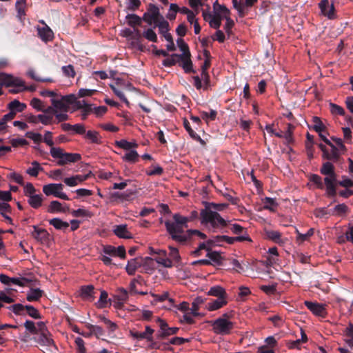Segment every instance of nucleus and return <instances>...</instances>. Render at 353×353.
Instances as JSON below:
<instances>
[{"instance_id": "nucleus-23", "label": "nucleus", "mask_w": 353, "mask_h": 353, "mask_svg": "<svg viewBox=\"0 0 353 353\" xmlns=\"http://www.w3.org/2000/svg\"><path fill=\"white\" fill-rule=\"evenodd\" d=\"M214 14L221 19L228 17L230 14V10L223 5H220L217 1L213 4Z\"/></svg>"}, {"instance_id": "nucleus-20", "label": "nucleus", "mask_w": 353, "mask_h": 353, "mask_svg": "<svg viewBox=\"0 0 353 353\" xmlns=\"http://www.w3.org/2000/svg\"><path fill=\"white\" fill-rule=\"evenodd\" d=\"M208 296H214L216 298H229L228 293L224 288L221 285H214L211 287L207 292Z\"/></svg>"}, {"instance_id": "nucleus-15", "label": "nucleus", "mask_w": 353, "mask_h": 353, "mask_svg": "<svg viewBox=\"0 0 353 353\" xmlns=\"http://www.w3.org/2000/svg\"><path fill=\"white\" fill-rule=\"evenodd\" d=\"M228 302L229 298H216L208 302L205 305V309L210 312L216 311L227 305Z\"/></svg>"}, {"instance_id": "nucleus-18", "label": "nucleus", "mask_w": 353, "mask_h": 353, "mask_svg": "<svg viewBox=\"0 0 353 353\" xmlns=\"http://www.w3.org/2000/svg\"><path fill=\"white\" fill-rule=\"evenodd\" d=\"M113 232L117 236L121 239H129L133 237L132 234L128 230L125 224L115 225L113 228Z\"/></svg>"}, {"instance_id": "nucleus-64", "label": "nucleus", "mask_w": 353, "mask_h": 353, "mask_svg": "<svg viewBox=\"0 0 353 353\" xmlns=\"http://www.w3.org/2000/svg\"><path fill=\"white\" fill-rule=\"evenodd\" d=\"M338 184L343 188H353V177L347 178L346 176H343L342 179L338 182Z\"/></svg>"}, {"instance_id": "nucleus-33", "label": "nucleus", "mask_w": 353, "mask_h": 353, "mask_svg": "<svg viewBox=\"0 0 353 353\" xmlns=\"http://www.w3.org/2000/svg\"><path fill=\"white\" fill-rule=\"evenodd\" d=\"M17 17L21 21L26 15V0H17L15 3Z\"/></svg>"}, {"instance_id": "nucleus-63", "label": "nucleus", "mask_w": 353, "mask_h": 353, "mask_svg": "<svg viewBox=\"0 0 353 353\" xmlns=\"http://www.w3.org/2000/svg\"><path fill=\"white\" fill-rule=\"evenodd\" d=\"M30 105L38 111H42L45 108L43 102L37 98H33L30 101Z\"/></svg>"}, {"instance_id": "nucleus-44", "label": "nucleus", "mask_w": 353, "mask_h": 353, "mask_svg": "<svg viewBox=\"0 0 353 353\" xmlns=\"http://www.w3.org/2000/svg\"><path fill=\"white\" fill-rule=\"evenodd\" d=\"M108 293L105 290H101L99 299L96 303L97 307L99 308H104L108 304Z\"/></svg>"}, {"instance_id": "nucleus-8", "label": "nucleus", "mask_w": 353, "mask_h": 353, "mask_svg": "<svg viewBox=\"0 0 353 353\" xmlns=\"http://www.w3.org/2000/svg\"><path fill=\"white\" fill-rule=\"evenodd\" d=\"M178 310L182 312L183 315L180 317V321L183 323L192 324L194 323L196 315L192 313L191 307L188 302L183 301L176 306Z\"/></svg>"}, {"instance_id": "nucleus-12", "label": "nucleus", "mask_w": 353, "mask_h": 353, "mask_svg": "<svg viewBox=\"0 0 353 353\" xmlns=\"http://www.w3.org/2000/svg\"><path fill=\"white\" fill-rule=\"evenodd\" d=\"M159 9L158 7L154 5H151L150 6L149 10L148 13H145L143 17V19L147 22L149 25H152V23H157L159 21L161 20Z\"/></svg>"}, {"instance_id": "nucleus-35", "label": "nucleus", "mask_w": 353, "mask_h": 353, "mask_svg": "<svg viewBox=\"0 0 353 353\" xmlns=\"http://www.w3.org/2000/svg\"><path fill=\"white\" fill-rule=\"evenodd\" d=\"M52 118L50 114H45L44 112L43 114H39L37 117H32L30 119V121L34 123H37V121H40L41 123L44 125H48L52 123Z\"/></svg>"}, {"instance_id": "nucleus-24", "label": "nucleus", "mask_w": 353, "mask_h": 353, "mask_svg": "<svg viewBox=\"0 0 353 353\" xmlns=\"http://www.w3.org/2000/svg\"><path fill=\"white\" fill-rule=\"evenodd\" d=\"M68 208H65L63 205L58 201H52L50 203L48 207V212L54 214L59 212H65L68 210Z\"/></svg>"}, {"instance_id": "nucleus-5", "label": "nucleus", "mask_w": 353, "mask_h": 353, "mask_svg": "<svg viewBox=\"0 0 353 353\" xmlns=\"http://www.w3.org/2000/svg\"><path fill=\"white\" fill-rule=\"evenodd\" d=\"M167 231L172 238L177 242L183 243L187 241L188 236L183 232V227L176 222L165 221Z\"/></svg>"}, {"instance_id": "nucleus-19", "label": "nucleus", "mask_w": 353, "mask_h": 353, "mask_svg": "<svg viewBox=\"0 0 353 353\" xmlns=\"http://www.w3.org/2000/svg\"><path fill=\"white\" fill-rule=\"evenodd\" d=\"M103 252L105 254L119 256L121 259H124L125 256V250L123 246L115 248L112 245H108L104 247Z\"/></svg>"}, {"instance_id": "nucleus-10", "label": "nucleus", "mask_w": 353, "mask_h": 353, "mask_svg": "<svg viewBox=\"0 0 353 353\" xmlns=\"http://www.w3.org/2000/svg\"><path fill=\"white\" fill-rule=\"evenodd\" d=\"M324 142L331 147V151L328 152L326 147L323 144H319V148L323 152V157L329 160H336L339 157L338 148L334 145L329 139L324 138Z\"/></svg>"}, {"instance_id": "nucleus-57", "label": "nucleus", "mask_w": 353, "mask_h": 353, "mask_svg": "<svg viewBox=\"0 0 353 353\" xmlns=\"http://www.w3.org/2000/svg\"><path fill=\"white\" fill-rule=\"evenodd\" d=\"M63 175L64 170L63 169L53 170L48 173V176L53 180H61Z\"/></svg>"}, {"instance_id": "nucleus-55", "label": "nucleus", "mask_w": 353, "mask_h": 353, "mask_svg": "<svg viewBox=\"0 0 353 353\" xmlns=\"http://www.w3.org/2000/svg\"><path fill=\"white\" fill-rule=\"evenodd\" d=\"M313 129L317 132H322L325 130V125L319 117H314L312 118Z\"/></svg>"}, {"instance_id": "nucleus-30", "label": "nucleus", "mask_w": 353, "mask_h": 353, "mask_svg": "<svg viewBox=\"0 0 353 353\" xmlns=\"http://www.w3.org/2000/svg\"><path fill=\"white\" fill-rule=\"evenodd\" d=\"M43 168L40 163L36 161L31 163V166L26 170V173L33 177H37L40 172H42Z\"/></svg>"}, {"instance_id": "nucleus-60", "label": "nucleus", "mask_w": 353, "mask_h": 353, "mask_svg": "<svg viewBox=\"0 0 353 353\" xmlns=\"http://www.w3.org/2000/svg\"><path fill=\"white\" fill-rule=\"evenodd\" d=\"M179 6L176 3H171L166 17L170 20H174L176 18Z\"/></svg>"}, {"instance_id": "nucleus-11", "label": "nucleus", "mask_w": 353, "mask_h": 353, "mask_svg": "<svg viewBox=\"0 0 353 353\" xmlns=\"http://www.w3.org/2000/svg\"><path fill=\"white\" fill-rule=\"evenodd\" d=\"M304 304L307 307V309L315 316L325 317L327 314L326 305L325 304H321L317 302H312L308 301H305Z\"/></svg>"}, {"instance_id": "nucleus-14", "label": "nucleus", "mask_w": 353, "mask_h": 353, "mask_svg": "<svg viewBox=\"0 0 353 353\" xmlns=\"http://www.w3.org/2000/svg\"><path fill=\"white\" fill-rule=\"evenodd\" d=\"M32 228V236L33 238L42 244H47L50 241V234L48 232L36 225H33Z\"/></svg>"}, {"instance_id": "nucleus-39", "label": "nucleus", "mask_w": 353, "mask_h": 353, "mask_svg": "<svg viewBox=\"0 0 353 353\" xmlns=\"http://www.w3.org/2000/svg\"><path fill=\"white\" fill-rule=\"evenodd\" d=\"M49 223L57 230H65L69 227V223L59 218H54L49 221Z\"/></svg>"}, {"instance_id": "nucleus-56", "label": "nucleus", "mask_w": 353, "mask_h": 353, "mask_svg": "<svg viewBox=\"0 0 353 353\" xmlns=\"http://www.w3.org/2000/svg\"><path fill=\"white\" fill-rule=\"evenodd\" d=\"M142 36L143 34H141L137 28H133V33L130 39L132 40V44L134 46H139Z\"/></svg>"}, {"instance_id": "nucleus-58", "label": "nucleus", "mask_w": 353, "mask_h": 353, "mask_svg": "<svg viewBox=\"0 0 353 353\" xmlns=\"http://www.w3.org/2000/svg\"><path fill=\"white\" fill-rule=\"evenodd\" d=\"M173 219L174 222L179 224L183 228H187V223L189 221V219L186 216H183L179 214H174L173 215Z\"/></svg>"}, {"instance_id": "nucleus-50", "label": "nucleus", "mask_w": 353, "mask_h": 353, "mask_svg": "<svg viewBox=\"0 0 353 353\" xmlns=\"http://www.w3.org/2000/svg\"><path fill=\"white\" fill-rule=\"evenodd\" d=\"M169 250H170L169 255L170 257V259L172 261V265H173L174 263H179L180 261L181 256L179 255V250L177 248L170 245Z\"/></svg>"}, {"instance_id": "nucleus-53", "label": "nucleus", "mask_w": 353, "mask_h": 353, "mask_svg": "<svg viewBox=\"0 0 353 353\" xmlns=\"http://www.w3.org/2000/svg\"><path fill=\"white\" fill-rule=\"evenodd\" d=\"M10 292L9 289H7L6 291H2L0 292V304L5 303H12L14 302V299L9 296L8 294Z\"/></svg>"}, {"instance_id": "nucleus-22", "label": "nucleus", "mask_w": 353, "mask_h": 353, "mask_svg": "<svg viewBox=\"0 0 353 353\" xmlns=\"http://www.w3.org/2000/svg\"><path fill=\"white\" fill-rule=\"evenodd\" d=\"M39 336L36 339L37 342L41 346L50 347L54 345V341L51 338V335L48 331L39 333Z\"/></svg>"}, {"instance_id": "nucleus-7", "label": "nucleus", "mask_w": 353, "mask_h": 353, "mask_svg": "<svg viewBox=\"0 0 353 353\" xmlns=\"http://www.w3.org/2000/svg\"><path fill=\"white\" fill-rule=\"evenodd\" d=\"M115 80V85L110 84V88L113 90L114 93L127 105H130L129 101L125 98L124 94L123 93L121 90L123 89H130L131 87V84L128 82L123 81L121 78H117Z\"/></svg>"}, {"instance_id": "nucleus-34", "label": "nucleus", "mask_w": 353, "mask_h": 353, "mask_svg": "<svg viewBox=\"0 0 353 353\" xmlns=\"http://www.w3.org/2000/svg\"><path fill=\"white\" fill-rule=\"evenodd\" d=\"M43 295V291L39 288H31L27 292V300L28 301H38Z\"/></svg>"}, {"instance_id": "nucleus-9", "label": "nucleus", "mask_w": 353, "mask_h": 353, "mask_svg": "<svg viewBox=\"0 0 353 353\" xmlns=\"http://www.w3.org/2000/svg\"><path fill=\"white\" fill-rule=\"evenodd\" d=\"M252 241L251 239L248 234L241 235L235 237H231L225 235L223 236H216L214 238V240L212 241V243L216 245H223L224 243L228 244H233L236 241L241 242V241Z\"/></svg>"}, {"instance_id": "nucleus-27", "label": "nucleus", "mask_w": 353, "mask_h": 353, "mask_svg": "<svg viewBox=\"0 0 353 353\" xmlns=\"http://www.w3.org/2000/svg\"><path fill=\"white\" fill-rule=\"evenodd\" d=\"M150 262L156 261L157 263L162 265L164 268H170L172 267V261L166 256H157L154 259L149 258L148 259Z\"/></svg>"}, {"instance_id": "nucleus-43", "label": "nucleus", "mask_w": 353, "mask_h": 353, "mask_svg": "<svg viewBox=\"0 0 353 353\" xmlns=\"http://www.w3.org/2000/svg\"><path fill=\"white\" fill-rule=\"evenodd\" d=\"M296 242L298 243H302L303 242L307 241L310 236L314 234V229L310 228L305 234H301L298 230H296Z\"/></svg>"}, {"instance_id": "nucleus-46", "label": "nucleus", "mask_w": 353, "mask_h": 353, "mask_svg": "<svg viewBox=\"0 0 353 353\" xmlns=\"http://www.w3.org/2000/svg\"><path fill=\"white\" fill-rule=\"evenodd\" d=\"M182 60L183 68L185 72H190L192 70V61L190 59V54L186 55H179Z\"/></svg>"}, {"instance_id": "nucleus-31", "label": "nucleus", "mask_w": 353, "mask_h": 353, "mask_svg": "<svg viewBox=\"0 0 353 353\" xmlns=\"http://www.w3.org/2000/svg\"><path fill=\"white\" fill-rule=\"evenodd\" d=\"M262 202L263 204V208L271 212H275L279 205L276 199L270 197H265L262 199Z\"/></svg>"}, {"instance_id": "nucleus-32", "label": "nucleus", "mask_w": 353, "mask_h": 353, "mask_svg": "<svg viewBox=\"0 0 353 353\" xmlns=\"http://www.w3.org/2000/svg\"><path fill=\"white\" fill-rule=\"evenodd\" d=\"M8 107L10 111H14V113L16 114L17 112H23L26 108V105L18 100H14L8 104Z\"/></svg>"}, {"instance_id": "nucleus-47", "label": "nucleus", "mask_w": 353, "mask_h": 353, "mask_svg": "<svg viewBox=\"0 0 353 353\" xmlns=\"http://www.w3.org/2000/svg\"><path fill=\"white\" fill-rule=\"evenodd\" d=\"M139 266V262L134 259L128 262L125 269L130 275H133Z\"/></svg>"}, {"instance_id": "nucleus-42", "label": "nucleus", "mask_w": 353, "mask_h": 353, "mask_svg": "<svg viewBox=\"0 0 353 353\" xmlns=\"http://www.w3.org/2000/svg\"><path fill=\"white\" fill-rule=\"evenodd\" d=\"M72 214L75 217L91 218L93 216L92 212L85 208H79L72 212Z\"/></svg>"}, {"instance_id": "nucleus-48", "label": "nucleus", "mask_w": 353, "mask_h": 353, "mask_svg": "<svg viewBox=\"0 0 353 353\" xmlns=\"http://www.w3.org/2000/svg\"><path fill=\"white\" fill-rule=\"evenodd\" d=\"M347 210L348 207L345 204L341 203L336 205L334 208L333 211L331 212V214L332 215L341 216L343 214H345L347 212Z\"/></svg>"}, {"instance_id": "nucleus-36", "label": "nucleus", "mask_w": 353, "mask_h": 353, "mask_svg": "<svg viewBox=\"0 0 353 353\" xmlns=\"http://www.w3.org/2000/svg\"><path fill=\"white\" fill-rule=\"evenodd\" d=\"M156 27H158L159 32L165 37L166 34H170L169 33V23L167 21H165L163 17H161V20L159 21L157 23H154Z\"/></svg>"}, {"instance_id": "nucleus-16", "label": "nucleus", "mask_w": 353, "mask_h": 353, "mask_svg": "<svg viewBox=\"0 0 353 353\" xmlns=\"http://www.w3.org/2000/svg\"><path fill=\"white\" fill-rule=\"evenodd\" d=\"M91 174V172L86 174H77L63 179L64 183L69 187H74L87 180Z\"/></svg>"}, {"instance_id": "nucleus-26", "label": "nucleus", "mask_w": 353, "mask_h": 353, "mask_svg": "<svg viewBox=\"0 0 353 353\" xmlns=\"http://www.w3.org/2000/svg\"><path fill=\"white\" fill-rule=\"evenodd\" d=\"M114 144L118 148H121L125 151L130 150L133 148H137L138 146V144L136 141H128L126 139L116 141Z\"/></svg>"}, {"instance_id": "nucleus-61", "label": "nucleus", "mask_w": 353, "mask_h": 353, "mask_svg": "<svg viewBox=\"0 0 353 353\" xmlns=\"http://www.w3.org/2000/svg\"><path fill=\"white\" fill-rule=\"evenodd\" d=\"M37 190L31 183H27L23 187V193L26 197L37 194Z\"/></svg>"}, {"instance_id": "nucleus-21", "label": "nucleus", "mask_w": 353, "mask_h": 353, "mask_svg": "<svg viewBox=\"0 0 353 353\" xmlns=\"http://www.w3.org/2000/svg\"><path fill=\"white\" fill-rule=\"evenodd\" d=\"M37 32L39 37L46 42L51 41L54 37L52 30L46 24L43 27L38 28Z\"/></svg>"}, {"instance_id": "nucleus-25", "label": "nucleus", "mask_w": 353, "mask_h": 353, "mask_svg": "<svg viewBox=\"0 0 353 353\" xmlns=\"http://www.w3.org/2000/svg\"><path fill=\"white\" fill-rule=\"evenodd\" d=\"M43 201V196L41 194H35L28 197V204L34 209L40 208L42 205Z\"/></svg>"}, {"instance_id": "nucleus-6", "label": "nucleus", "mask_w": 353, "mask_h": 353, "mask_svg": "<svg viewBox=\"0 0 353 353\" xmlns=\"http://www.w3.org/2000/svg\"><path fill=\"white\" fill-rule=\"evenodd\" d=\"M63 186L61 183H49L43 186V192L46 196L53 195L63 200H70V198L63 191Z\"/></svg>"}, {"instance_id": "nucleus-13", "label": "nucleus", "mask_w": 353, "mask_h": 353, "mask_svg": "<svg viewBox=\"0 0 353 353\" xmlns=\"http://www.w3.org/2000/svg\"><path fill=\"white\" fill-rule=\"evenodd\" d=\"M319 8L321 14L328 18L329 19H334L336 18L335 9L333 3H330L328 0H322L319 4Z\"/></svg>"}, {"instance_id": "nucleus-28", "label": "nucleus", "mask_w": 353, "mask_h": 353, "mask_svg": "<svg viewBox=\"0 0 353 353\" xmlns=\"http://www.w3.org/2000/svg\"><path fill=\"white\" fill-rule=\"evenodd\" d=\"M139 155L135 148L126 151L125 154L122 157L124 161L134 163L139 161Z\"/></svg>"}, {"instance_id": "nucleus-40", "label": "nucleus", "mask_w": 353, "mask_h": 353, "mask_svg": "<svg viewBox=\"0 0 353 353\" xmlns=\"http://www.w3.org/2000/svg\"><path fill=\"white\" fill-rule=\"evenodd\" d=\"M205 299L202 298L201 296H197L196 297L192 303V313L196 316H199L200 315V313L199 312L200 306L204 303Z\"/></svg>"}, {"instance_id": "nucleus-1", "label": "nucleus", "mask_w": 353, "mask_h": 353, "mask_svg": "<svg viewBox=\"0 0 353 353\" xmlns=\"http://www.w3.org/2000/svg\"><path fill=\"white\" fill-rule=\"evenodd\" d=\"M201 223L213 229H222L227 226L229 221L223 219L215 210L205 208L200 212Z\"/></svg>"}, {"instance_id": "nucleus-3", "label": "nucleus", "mask_w": 353, "mask_h": 353, "mask_svg": "<svg viewBox=\"0 0 353 353\" xmlns=\"http://www.w3.org/2000/svg\"><path fill=\"white\" fill-rule=\"evenodd\" d=\"M50 154L52 158L58 159L57 165H59L74 163L81 159V155L79 154L64 152L61 148H51Z\"/></svg>"}, {"instance_id": "nucleus-29", "label": "nucleus", "mask_w": 353, "mask_h": 353, "mask_svg": "<svg viewBox=\"0 0 353 353\" xmlns=\"http://www.w3.org/2000/svg\"><path fill=\"white\" fill-rule=\"evenodd\" d=\"M51 103L55 111L68 112V105L66 104L61 98H52Z\"/></svg>"}, {"instance_id": "nucleus-17", "label": "nucleus", "mask_w": 353, "mask_h": 353, "mask_svg": "<svg viewBox=\"0 0 353 353\" xmlns=\"http://www.w3.org/2000/svg\"><path fill=\"white\" fill-rule=\"evenodd\" d=\"M325 184L326 186V192L330 196H334L336 194V188L337 185L336 174L326 175L324 179Z\"/></svg>"}, {"instance_id": "nucleus-49", "label": "nucleus", "mask_w": 353, "mask_h": 353, "mask_svg": "<svg viewBox=\"0 0 353 353\" xmlns=\"http://www.w3.org/2000/svg\"><path fill=\"white\" fill-rule=\"evenodd\" d=\"M321 173L325 176L334 174L335 172L334 165L330 162L323 163L322 168H321Z\"/></svg>"}, {"instance_id": "nucleus-54", "label": "nucleus", "mask_w": 353, "mask_h": 353, "mask_svg": "<svg viewBox=\"0 0 353 353\" xmlns=\"http://www.w3.org/2000/svg\"><path fill=\"white\" fill-rule=\"evenodd\" d=\"M9 310H11L12 312H14L17 315H24L25 314V310L26 306L23 305L20 303L14 304L11 306H10Z\"/></svg>"}, {"instance_id": "nucleus-59", "label": "nucleus", "mask_w": 353, "mask_h": 353, "mask_svg": "<svg viewBox=\"0 0 353 353\" xmlns=\"http://www.w3.org/2000/svg\"><path fill=\"white\" fill-rule=\"evenodd\" d=\"M30 282L28 279L24 277H11L10 283L17 285L20 287H24L26 284Z\"/></svg>"}, {"instance_id": "nucleus-37", "label": "nucleus", "mask_w": 353, "mask_h": 353, "mask_svg": "<svg viewBox=\"0 0 353 353\" xmlns=\"http://www.w3.org/2000/svg\"><path fill=\"white\" fill-rule=\"evenodd\" d=\"M125 18L127 23L133 28H136L137 26H140L142 22V19L134 14H129Z\"/></svg>"}, {"instance_id": "nucleus-4", "label": "nucleus", "mask_w": 353, "mask_h": 353, "mask_svg": "<svg viewBox=\"0 0 353 353\" xmlns=\"http://www.w3.org/2000/svg\"><path fill=\"white\" fill-rule=\"evenodd\" d=\"M12 87L10 92L13 93L19 92L23 88V81L19 77L6 73H0V95L2 94L1 88Z\"/></svg>"}, {"instance_id": "nucleus-62", "label": "nucleus", "mask_w": 353, "mask_h": 353, "mask_svg": "<svg viewBox=\"0 0 353 353\" xmlns=\"http://www.w3.org/2000/svg\"><path fill=\"white\" fill-rule=\"evenodd\" d=\"M221 20L219 17H217V15H215L213 14L212 17L209 20V24L211 28H213L214 29H219L221 24Z\"/></svg>"}, {"instance_id": "nucleus-2", "label": "nucleus", "mask_w": 353, "mask_h": 353, "mask_svg": "<svg viewBox=\"0 0 353 353\" xmlns=\"http://www.w3.org/2000/svg\"><path fill=\"white\" fill-rule=\"evenodd\" d=\"M232 314L225 312L219 318L210 322L212 330L217 335H228L232 333L235 323L231 321Z\"/></svg>"}, {"instance_id": "nucleus-38", "label": "nucleus", "mask_w": 353, "mask_h": 353, "mask_svg": "<svg viewBox=\"0 0 353 353\" xmlns=\"http://www.w3.org/2000/svg\"><path fill=\"white\" fill-rule=\"evenodd\" d=\"M81 296L86 299L93 301L94 297V287L93 285L83 286L81 289Z\"/></svg>"}, {"instance_id": "nucleus-51", "label": "nucleus", "mask_w": 353, "mask_h": 353, "mask_svg": "<svg viewBox=\"0 0 353 353\" xmlns=\"http://www.w3.org/2000/svg\"><path fill=\"white\" fill-rule=\"evenodd\" d=\"M85 138L94 143H99L101 142V137L99 133L96 131H88L85 134Z\"/></svg>"}, {"instance_id": "nucleus-41", "label": "nucleus", "mask_w": 353, "mask_h": 353, "mask_svg": "<svg viewBox=\"0 0 353 353\" xmlns=\"http://www.w3.org/2000/svg\"><path fill=\"white\" fill-rule=\"evenodd\" d=\"M27 75L31 78L32 79L39 81V82H52V79L50 78H43L40 77L37 72L32 69L30 68L27 72Z\"/></svg>"}, {"instance_id": "nucleus-45", "label": "nucleus", "mask_w": 353, "mask_h": 353, "mask_svg": "<svg viewBox=\"0 0 353 353\" xmlns=\"http://www.w3.org/2000/svg\"><path fill=\"white\" fill-rule=\"evenodd\" d=\"M143 37L149 41L157 42V35L153 28H148L143 32Z\"/></svg>"}, {"instance_id": "nucleus-52", "label": "nucleus", "mask_w": 353, "mask_h": 353, "mask_svg": "<svg viewBox=\"0 0 353 353\" xmlns=\"http://www.w3.org/2000/svg\"><path fill=\"white\" fill-rule=\"evenodd\" d=\"M207 256L212 262L216 264H220L221 263L222 257L220 253L218 252L208 251L207 253Z\"/></svg>"}]
</instances>
